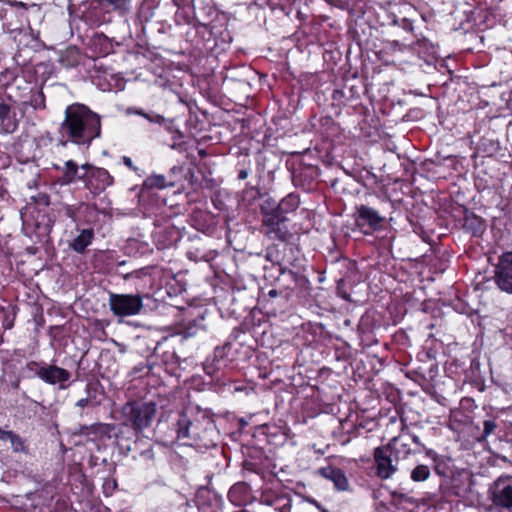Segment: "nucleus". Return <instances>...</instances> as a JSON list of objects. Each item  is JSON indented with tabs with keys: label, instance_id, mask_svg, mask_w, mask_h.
<instances>
[{
	"label": "nucleus",
	"instance_id": "nucleus-1",
	"mask_svg": "<svg viewBox=\"0 0 512 512\" xmlns=\"http://www.w3.org/2000/svg\"><path fill=\"white\" fill-rule=\"evenodd\" d=\"M176 438L185 445L210 448L216 445V427L206 413L195 409H185L176 420Z\"/></svg>",
	"mask_w": 512,
	"mask_h": 512
},
{
	"label": "nucleus",
	"instance_id": "nucleus-2",
	"mask_svg": "<svg viewBox=\"0 0 512 512\" xmlns=\"http://www.w3.org/2000/svg\"><path fill=\"white\" fill-rule=\"evenodd\" d=\"M60 133L75 144H90L101 134L100 117L83 104L69 105L60 125Z\"/></svg>",
	"mask_w": 512,
	"mask_h": 512
},
{
	"label": "nucleus",
	"instance_id": "nucleus-3",
	"mask_svg": "<svg viewBox=\"0 0 512 512\" xmlns=\"http://www.w3.org/2000/svg\"><path fill=\"white\" fill-rule=\"evenodd\" d=\"M157 412V406L153 402H128L121 408V415L125 420L118 426V431L123 432L132 426L136 433L149 427Z\"/></svg>",
	"mask_w": 512,
	"mask_h": 512
},
{
	"label": "nucleus",
	"instance_id": "nucleus-4",
	"mask_svg": "<svg viewBox=\"0 0 512 512\" xmlns=\"http://www.w3.org/2000/svg\"><path fill=\"white\" fill-rule=\"evenodd\" d=\"M400 439L393 438L388 444L374 449L375 473L383 480L390 479L398 470Z\"/></svg>",
	"mask_w": 512,
	"mask_h": 512
},
{
	"label": "nucleus",
	"instance_id": "nucleus-5",
	"mask_svg": "<svg viewBox=\"0 0 512 512\" xmlns=\"http://www.w3.org/2000/svg\"><path fill=\"white\" fill-rule=\"evenodd\" d=\"M144 296L141 294L110 293L109 308L113 315L118 317V322L124 317L139 315L144 307Z\"/></svg>",
	"mask_w": 512,
	"mask_h": 512
},
{
	"label": "nucleus",
	"instance_id": "nucleus-6",
	"mask_svg": "<svg viewBox=\"0 0 512 512\" xmlns=\"http://www.w3.org/2000/svg\"><path fill=\"white\" fill-rule=\"evenodd\" d=\"M25 9L22 2L0 0V21L4 31L13 33L22 29L26 18Z\"/></svg>",
	"mask_w": 512,
	"mask_h": 512
},
{
	"label": "nucleus",
	"instance_id": "nucleus-7",
	"mask_svg": "<svg viewBox=\"0 0 512 512\" xmlns=\"http://www.w3.org/2000/svg\"><path fill=\"white\" fill-rule=\"evenodd\" d=\"M489 498L495 507L512 511V475L499 476L489 488Z\"/></svg>",
	"mask_w": 512,
	"mask_h": 512
},
{
	"label": "nucleus",
	"instance_id": "nucleus-8",
	"mask_svg": "<svg viewBox=\"0 0 512 512\" xmlns=\"http://www.w3.org/2000/svg\"><path fill=\"white\" fill-rule=\"evenodd\" d=\"M493 281L499 290L512 294V251H505L498 256Z\"/></svg>",
	"mask_w": 512,
	"mask_h": 512
},
{
	"label": "nucleus",
	"instance_id": "nucleus-9",
	"mask_svg": "<svg viewBox=\"0 0 512 512\" xmlns=\"http://www.w3.org/2000/svg\"><path fill=\"white\" fill-rule=\"evenodd\" d=\"M33 365L36 366L35 375L45 383L50 385L58 384L60 389H66L69 386L66 384L71 377L68 370L56 365H38L37 363H33Z\"/></svg>",
	"mask_w": 512,
	"mask_h": 512
},
{
	"label": "nucleus",
	"instance_id": "nucleus-10",
	"mask_svg": "<svg viewBox=\"0 0 512 512\" xmlns=\"http://www.w3.org/2000/svg\"><path fill=\"white\" fill-rule=\"evenodd\" d=\"M287 217L279 213H269L262 219L264 233L272 239L287 241L290 237L289 229L286 225Z\"/></svg>",
	"mask_w": 512,
	"mask_h": 512
},
{
	"label": "nucleus",
	"instance_id": "nucleus-11",
	"mask_svg": "<svg viewBox=\"0 0 512 512\" xmlns=\"http://www.w3.org/2000/svg\"><path fill=\"white\" fill-rule=\"evenodd\" d=\"M385 217L381 216L377 210L366 205L356 207V224L360 228L368 226L372 230H378Z\"/></svg>",
	"mask_w": 512,
	"mask_h": 512
},
{
	"label": "nucleus",
	"instance_id": "nucleus-12",
	"mask_svg": "<svg viewBox=\"0 0 512 512\" xmlns=\"http://www.w3.org/2000/svg\"><path fill=\"white\" fill-rule=\"evenodd\" d=\"M227 349L228 345L216 347L204 364V370L207 374L213 375L217 371L227 366Z\"/></svg>",
	"mask_w": 512,
	"mask_h": 512
},
{
	"label": "nucleus",
	"instance_id": "nucleus-13",
	"mask_svg": "<svg viewBox=\"0 0 512 512\" xmlns=\"http://www.w3.org/2000/svg\"><path fill=\"white\" fill-rule=\"evenodd\" d=\"M318 473L325 479L333 482L338 490H347L349 482L345 473L340 468L334 466L322 467L319 469Z\"/></svg>",
	"mask_w": 512,
	"mask_h": 512
},
{
	"label": "nucleus",
	"instance_id": "nucleus-14",
	"mask_svg": "<svg viewBox=\"0 0 512 512\" xmlns=\"http://www.w3.org/2000/svg\"><path fill=\"white\" fill-rule=\"evenodd\" d=\"M11 106L0 102V131L11 134L18 128V121L11 115Z\"/></svg>",
	"mask_w": 512,
	"mask_h": 512
},
{
	"label": "nucleus",
	"instance_id": "nucleus-15",
	"mask_svg": "<svg viewBox=\"0 0 512 512\" xmlns=\"http://www.w3.org/2000/svg\"><path fill=\"white\" fill-rule=\"evenodd\" d=\"M0 441H9L14 453L28 454L29 452L26 441L12 430H3L0 427Z\"/></svg>",
	"mask_w": 512,
	"mask_h": 512
},
{
	"label": "nucleus",
	"instance_id": "nucleus-16",
	"mask_svg": "<svg viewBox=\"0 0 512 512\" xmlns=\"http://www.w3.org/2000/svg\"><path fill=\"white\" fill-rule=\"evenodd\" d=\"M93 239L94 231L92 228L82 229L79 231V234L70 241L69 247L77 253H84Z\"/></svg>",
	"mask_w": 512,
	"mask_h": 512
},
{
	"label": "nucleus",
	"instance_id": "nucleus-17",
	"mask_svg": "<svg viewBox=\"0 0 512 512\" xmlns=\"http://www.w3.org/2000/svg\"><path fill=\"white\" fill-rule=\"evenodd\" d=\"M303 279L304 277L297 272L284 267H280L277 282L284 290H293V285H296Z\"/></svg>",
	"mask_w": 512,
	"mask_h": 512
},
{
	"label": "nucleus",
	"instance_id": "nucleus-18",
	"mask_svg": "<svg viewBox=\"0 0 512 512\" xmlns=\"http://www.w3.org/2000/svg\"><path fill=\"white\" fill-rule=\"evenodd\" d=\"M84 177V174L79 173V167L77 163L73 160H68L64 164V173L59 181L62 185H69L76 182L77 180L84 179Z\"/></svg>",
	"mask_w": 512,
	"mask_h": 512
},
{
	"label": "nucleus",
	"instance_id": "nucleus-19",
	"mask_svg": "<svg viewBox=\"0 0 512 512\" xmlns=\"http://www.w3.org/2000/svg\"><path fill=\"white\" fill-rule=\"evenodd\" d=\"M300 204L298 195L290 193L277 204V213L284 215L294 212Z\"/></svg>",
	"mask_w": 512,
	"mask_h": 512
},
{
	"label": "nucleus",
	"instance_id": "nucleus-20",
	"mask_svg": "<svg viewBox=\"0 0 512 512\" xmlns=\"http://www.w3.org/2000/svg\"><path fill=\"white\" fill-rule=\"evenodd\" d=\"M91 176L98 181V189H105L113 183V177L104 168H92Z\"/></svg>",
	"mask_w": 512,
	"mask_h": 512
},
{
	"label": "nucleus",
	"instance_id": "nucleus-21",
	"mask_svg": "<svg viewBox=\"0 0 512 512\" xmlns=\"http://www.w3.org/2000/svg\"><path fill=\"white\" fill-rule=\"evenodd\" d=\"M464 228L471 231L473 235H477L483 231L484 223L481 217L471 214L465 217Z\"/></svg>",
	"mask_w": 512,
	"mask_h": 512
},
{
	"label": "nucleus",
	"instance_id": "nucleus-22",
	"mask_svg": "<svg viewBox=\"0 0 512 512\" xmlns=\"http://www.w3.org/2000/svg\"><path fill=\"white\" fill-rule=\"evenodd\" d=\"M430 477V469L428 466L420 464L417 465L411 472V479L414 482H422Z\"/></svg>",
	"mask_w": 512,
	"mask_h": 512
},
{
	"label": "nucleus",
	"instance_id": "nucleus-23",
	"mask_svg": "<svg viewBox=\"0 0 512 512\" xmlns=\"http://www.w3.org/2000/svg\"><path fill=\"white\" fill-rule=\"evenodd\" d=\"M272 504L275 505V510L278 512H291V501L289 498L284 496L275 497L272 499Z\"/></svg>",
	"mask_w": 512,
	"mask_h": 512
},
{
	"label": "nucleus",
	"instance_id": "nucleus-24",
	"mask_svg": "<svg viewBox=\"0 0 512 512\" xmlns=\"http://www.w3.org/2000/svg\"><path fill=\"white\" fill-rule=\"evenodd\" d=\"M145 185L150 188L163 189L167 186L166 178L163 175H153L146 179Z\"/></svg>",
	"mask_w": 512,
	"mask_h": 512
},
{
	"label": "nucleus",
	"instance_id": "nucleus-25",
	"mask_svg": "<svg viewBox=\"0 0 512 512\" xmlns=\"http://www.w3.org/2000/svg\"><path fill=\"white\" fill-rule=\"evenodd\" d=\"M277 202L271 198L268 197L264 202L261 204L260 210L261 213L264 216H267L269 213H276L277 212Z\"/></svg>",
	"mask_w": 512,
	"mask_h": 512
},
{
	"label": "nucleus",
	"instance_id": "nucleus-26",
	"mask_svg": "<svg viewBox=\"0 0 512 512\" xmlns=\"http://www.w3.org/2000/svg\"><path fill=\"white\" fill-rule=\"evenodd\" d=\"M497 428V424L493 419H486L483 422V433L479 438V441L485 440L488 436H490L495 429Z\"/></svg>",
	"mask_w": 512,
	"mask_h": 512
},
{
	"label": "nucleus",
	"instance_id": "nucleus-27",
	"mask_svg": "<svg viewBox=\"0 0 512 512\" xmlns=\"http://www.w3.org/2000/svg\"><path fill=\"white\" fill-rule=\"evenodd\" d=\"M114 10L125 12L129 9V0H107L106 1Z\"/></svg>",
	"mask_w": 512,
	"mask_h": 512
},
{
	"label": "nucleus",
	"instance_id": "nucleus-28",
	"mask_svg": "<svg viewBox=\"0 0 512 512\" xmlns=\"http://www.w3.org/2000/svg\"><path fill=\"white\" fill-rule=\"evenodd\" d=\"M144 118L150 123H156L158 125H163L166 121L164 116L157 114L155 112H145Z\"/></svg>",
	"mask_w": 512,
	"mask_h": 512
},
{
	"label": "nucleus",
	"instance_id": "nucleus-29",
	"mask_svg": "<svg viewBox=\"0 0 512 512\" xmlns=\"http://www.w3.org/2000/svg\"><path fill=\"white\" fill-rule=\"evenodd\" d=\"M199 330L198 324L195 322L193 325L188 324L187 326L183 327L181 334L184 338L193 337L197 334Z\"/></svg>",
	"mask_w": 512,
	"mask_h": 512
},
{
	"label": "nucleus",
	"instance_id": "nucleus-30",
	"mask_svg": "<svg viewBox=\"0 0 512 512\" xmlns=\"http://www.w3.org/2000/svg\"><path fill=\"white\" fill-rule=\"evenodd\" d=\"M344 279H340L337 284L338 295L346 301H351L350 295L343 289Z\"/></svg>",
	"mask_w": 512,
	"mask_h": 512
},
{
	"label": "nucleus",
	"instance_id": "nucleus-31",
	"mask_svg": "<svg viewBox=\"0 0 512 512\" xmlns=\"http://www.w3.org/2000/svg\"><path fill=\"white\" fill-rule=\"evenodd\" d=\"M139 457L147 462H151L154 459V453L152 449H146L139 454Z\"/></svg>",
	"mask_w": 512,
	"mask_h": 512
},
{
	"label": "nucleus",
	"instance_id": "nucleus-32",
	"mask_svg": "<svg viewBox=\"0 0 512 512\" xmlns=\"http://www.w3.org/2000/svg\"><path fill=\"white\" fill-rule=\"evenodd\" d=\"M126 114H128V115H138V116H141V117L144 118L145 111L140 109V108H136V107H128L127 110H126Z\"/></svg>",
	"mask_w": 512,
	"mask_h": 512
},
{
	"label": "nucleus",
	"instance_id": "nucleus-33",
	"mask_svg": "<svg viewBox=\"0 0 512 512\" xmlns=\"http://www.w3.org/2000/svg\"><path fill=\"white\" fill-rule=\"evenodd\" d=\"M122 161H123V164L128 167L130 170L132 171H136L137 168L134 166L133 162H132V159L128 156H124L122 158Z\"/></svg>",
	"mask_w": 512,
	"mask_h": 512
},
{
	"label": "nucleus",
	"instance_id": "nucleus-34",
	"mask_svg": "<svg viewBox=\"0 0 512 512\" xmlns=\"http://www.w3.org/2000/svg\"><path fill=\"white\" fill-rule=\"evenodd\" d=\"M65 215L75 221L76 218V211L72 206H66L65 207Z\"/></svg>",
	"mask_w": 512,
	"mask_h": 512
},
{
	"label": "nucleus",
	"instance_id": "nucleus-35",
	"mask_svg": "<svg viewBox=\"0 0 512 512\" xmlns=\"http://www.w3.org/2000/svg\"><path fill=\"white\" fill-rule=\"evenodd\" d=\"M88 404H89V399H88V398H82V399H80V400H78V401H77L76 406H77V407H80V408H84V407H86Z\"/></svg>",
	"mask_w": 512,
	"mask_h": 512
},
{
	"label": "nucleus",
	"instance_id": "nucleus-36",
	"mask_svg": "<svg viewBox=\"0 0 512 512\" xmlns=\"http://www.w3.org/2000/svg\"><path fill=\"white\" fill-rule=\"evenodd\" d=\"M248 177V171L247 170H241L239 172L238 178L241 180H244Z\"/></svg>",
	"mask_w": 512,
	"mask_h": 512
},
{
	"label": "nucleus",
	"instance_id": "nucleus-37",
	"mask_svg": "<svg viewBox=\"0 0 512 512\" xmlns=\"http://www.w3.org/2000/svg\"><path fill=\"white\" fill-rule=\"evenodd\" d=\"M411 439L415 444L423 447V444L421 443L420 438L417 435H412Z\"/></svg>",
	"mask_w": 512,
	"mask_h": 512
},
{
	"label": "nucleus",
	"instance_id": "nucleus-38",
	"mask_svg": "<svg viewBox=\"0 0 512 512\" xmlns=\"http://www.w3.org/2000/svg\"><path fill=\"white\" fill-rule=\"evenodd\" d=\"M279 294L278 290L277 289H271L269 290L268 292V296L271 297V298H275L277 297Z\"/></svg>",
	"mask_w": 512,
	"mask_h": 512
},
{
	"label": "nucleus",
	"instance_id": "nucleus-39",
	"mask_svg": "<svg viewBox=\"0 0 512 512\" xmlns=\"http://www.w3.org/2000/svg\"><path fill=\"white\" fill-rule=\"evenodd\" d=\"M401 447H402L403 451H404L406 454L410 453V449H409V445H408V443H401Z\"/></svg>",
	"mask_w": 512,
	"mask_h": 512
},
{
	"label": "nucleus",
	"instance_id": "nucleus-40",
	"mask_svg": "<svg viewBox=\"0 0 512 512\" xmlns=\"http://www.w3.org/2000/svg\"><path fill=\"white\" fill-rule=\"evenodd\" d=\"M264 503H265L266 505H268V506H272V507H274V508H275V505H276V504H272V499H268V498L264 499Z\"/></svg>",
	"mask_w": 512,
	"mask_h": 512
},
{
	"label": "nucleus",
	"instance_id": "nucleus-41",
	"mask_svg": "<svg viewBox=\"0 0 512 512\" xmlns=\"http://www.w3.org/2000/svg\"><path fill=\"white\" fill-rule=\"evenodd\" d=\"M317 505V508L321 511V512H329L327 509L321 507L319 504H316Z\"/></svg>",
	"mask_w": 512,
	"mask_h": 512
},
{
	"label": "nucleus",
	"instance_id": "nucleus-42",
	"mask_svg": "<svg viewBox=\"0 0 512 512\" xmlns=\"http://www.w3.org/2000/svg\"><path fill=\"white\" fill-rule=\"evenodd\" d=\"M82 169H88V168H91L88 164H85V165H82L81 167Z\"/></svg>",
	"mask_w": 512,
	"mask_h": 512
},
{
	"label": "nucleus",
	"instance_id": "nucleus-43",
	"mask_svg": "<svg viewBox=\"0 0 512 512\" xmlns=\"http://www.w3.org/2000/svg\"><path fill=\"white\" fill-rule=\"evenodd\" d=\"M293 0H283V3L282 4H285V3H291Z\"/></svg>",
	"mask_w": 512,
	"mask_h": 512
},
{
	"label": "nucleus",
	"instance_id": "nucleus-44",
	"mask_svg": "<svg viewBox=\"0 0 512 512\" xmlns=\"http://www.w3.org/2000/svg\"><path fill=\"white\" fill-rule=\"evenodd\" d=\"M60 142H61V144H62L63 146H65V145H66V143H67V141H66V140H65V141H64V140H60Z\"/></svg>",
	"mask_w": 512,
	"mask_h": 512
},
{
	"label": "nucleus",
	"instance_id": "nucleus-45",
	"mask_svg": "<svg viewBox=\"0 0 512 512\" xmlns=\"http://www.w3.org/2000/svg\"><path fill=\"white\" fill-rule=\"evenodd\" d=\"M42 102H44V100H43ZM41 107H42V108H45V104H44V103H42Z\"/></svg>",
	"mask_w": 512,
	"mask_h": 512
}]
</instances>
